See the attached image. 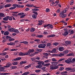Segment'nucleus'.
Instances as JSON below:
<instances>
[{
  "instance_id": "obj_60",
  "label": "nucleus",
  "mask_w": 75,
  "mask_h": 75,
  "mask_svg": "<svg viewBox=\"0 0 75 75\" xmlns=\"http://www.w3.org/2000/svg\"><path fill=\"white\" fill-rule=\"evenodd\" d=\"M35 59H37L38 60H40V57H37L35 58Z\"/></svg>"
},
{
  "instance_id": "obj_1",
  "label": "nucleus",
  "mask_w": 75,
  "mask_h": 75,
  "mask_svg": "<svg viewBox=\"0 0 75 75\" xmlns=\"http://www.w3.org/2000/svg\"><path fill=\"white\" fill-rule=\"evenodd\" d=\"M33 52H34V49H29L28 51V52L26 53V55H30V53Z\"/></svg>"
},
{
  "instance_id": "obj_14",
  "label": "nucleus",
  "mask_w": 75,
  "mask_h": 75,
  "mask_svg": "<svg viewBox=\"0 0 75 75\" xmlns=\"http://www.w3.org/2000/svg\"><path fill=\"white\" fill-rule=\"evenodd\" d=\"M68 31H65L64 32V33L62 34V35H64V36H65V37H66V36H67V35H68Z\"/></svg>"
},
{
  "instance_id": "obj_57",
  "label": "nucleus",
  "mask_w": 75,
  "mask_h": 75,
  "mask_svg": "<svg viewBox=\"0 0 75 75\" xmlns=\"http://www.w3.org/2000/svg\"><path fill=\"white\" fill-rule=\"evenodd\" d=\"M49 65H50V63L45 64V67H47V66H49Z\"/></svg>"
},
{
  "instance_id": "obj_3",
  "label": "nucleus",
  "mask_w": 75,
  "mask_h": 75,
  "mask_svg": "<svg viewBox=\"0 0 75 75\" xmlns=\"http://www.w3.org/2000/svg\"><path fill=\"white\" fill-rule=\"evenodd\" d=\"M46 46V45L45 44H40L38 46L39 48H44Z\"/></svg>"
},
{
  "instance_id": "obj_45",
  "label": "nucleus",
  "mask_w": 75,
  "mask_h": 75,
  "mask_svg": "<svg viewBox=\"0 0 75 75\" xmlns=\"http://www.w3.org/2000/svg\"><path fill=\"white\" fill-rule=\"evenodd\" d=\"M49 24V27L50 28H51V29L53 28V26L52 25H50V24Z\"/></svg>"
},
{
  "instance_id": "obj_12",
  "label": "nucleus",
  "mask_w": 75,
  "mask_h": 75,
  "mask_svg": "<svg viewBox=\"0 0 75 75\" xmlns=\"http://www.w3.org/2000/svg\"><path fill=\"white\" fill-rule=\"evenodd\" d=\"M65 43L67 45H70L71 44V42L70 41H65Z\"/></svg>"
},
{
  "instance_id": "obj_56",
  "label": "nucleus",
  "mask_w": 75,
  "mask_h": 75,
  "mask_svg": "<svg viewBox=\"0 0 75 75\" xmlns=\"http://www.w3.org/2000/svg\"><path fill=\"white\" fill-rule=\"evenodd\" d=\"M14 40V39L10 38V39H8V41H13Z\"/></svg>"
},
{
  "instance_id": "obj_44",
  "label": "nucleus",
  "mask_w": 75,
  "mask_h": 75,
  "mask_svg": "<svg viewBox=\"0 0 75 75\" xmlns=\"http://www.w3.org/2000/svg\"><path fill=\"white\" fill-rule=\"evenodd\" d=\"M71 72H75V68H73L72 69V68H71Z\"/></svg>"
},
{
  "instance_id": "obj_8",
  "label": "nucleus",
  "mask_w": 75,
  "mask_h": 75,
  "mask_svg": "<svg viewBox=\"0 0 75 75\" xmlns=\"http://www.w3.org/2000/svg\"><path fill=\"white\" fill-rule=\"evenodd\" d=\"M18 55L20 56H25V55H27V54L26 53H23L22 52H20L18 54Z\"/></svg>"
},
{
  "instance_id": "obj_5",
  "label": "nucleus",
  "mask_w": 75,
  "mask_h": 75,
  "mask_svg": "<svg viewBox=\"0 0 75 75\" xmlns=\"http://www.w3.org/2000/svg\"><path fill=\"white\" fill-rule=\"evenodd\" d=\"M65 50V48L63 47H60L59 48V51H63Z\"/></svg>"
},
{
  "instance_id": "obj_15",
  "label": "nucleus",
  "mask_w": 75,
  "mask_h": 75,
  "mask_svg": "<svg viewBox=\"0 0 75 75\" xmlns=\"http://www.w3.org/2000/svg\"><path fill=\"white\" fill-rule=\"evenodd\" d=\"M11 6V4H6L5 6L4 7L5 8H7V7H10Z\"/></svg>"
},
{
  "instance_id": "obj_16",
  "label": "nucleus",
  "mask_w": 75,
  "mask_h": 75,
  "mask_svg": "<svg viewBox=\"0 0 75 75\" xmlns=\"http://www.w3.org/2000/svg\"><path fill=\"white\" fill-rule=\"evenodd\" d=\"M39 23H38V25H42V23H43V21H38Z\"/></svg>"
},
{
  "instance_id": "obj_41",
  "label": "nucleus",
  "mask_w": 75,
  "mask_h": 75,
  "mask_svg": "<svg viewBox=\"0 0 75 75\" xmlns=\"http://www.w3.org/2000/svg\"><path fill=\"white\" fill-rule=\"evenodd\" d=\"M65 59L64 58H62L59 59V60H58L57 61L58 62H61V61H64Z\"/></svg>"
},
{
  "instance_id": "obj_58",
  "label": "nucleus",
  "mask_w": 75,
  "mask_h": 75,
  "mask_svg": "<svg viewBox=\"0 0 75 75\" xmlns=\"http://www.w3.org/2000/svg\"><path fill=\"white\" fill-rule=\"evenodd\" d=\"M8 19H9V20L10 21H11V20H13V18H12V17H11V16L9 17V16Z\"/></svg>"
},
{
  "instance_id": "obj_35",
  "label": "nucleus",
  "mask_w": 75,
  "mask_h": 75,
  "mask_svg": "<svg viewBox=\"0 0 75 75\" xmlns=\"http://www.w3.org/2000/svg\"><path fill=\"white\" fill-rule=\"evenodd\" d=\"M37 51H38V52H41V51H42V49H39L38 48H37Z\"/></svg>"
},
{
  "instance_id": "obj_62",
  "label": "nucleus",
  "mask_w": 75,
  "mask_h": 75,
  "mask_svg": "<svg viewBox=\"0 0 75 75\" xmlns=\"http://www.w3.org/2000/svg\"><path fill=\"white\" fill-rule=\"evenodd\" d=\"M28 42H27L26 41H24V44L26 45V44H28Z\"/></svg>"
},
{
  "instance_id": "obj_52",
  "label": "nucleus",
  "mask_w": 75,
  "mask_h": 75,
  "mask_svg": "<svg viewBox=\"0 0 75 75\" xmlns=\"http://www.w3.org/2000/svg\"><path fill=\"white\" fill-rule=\"evenodd\" d=\"M41 43H43V44H47V42L44 41V40H42L41 41Z\"/></svg>"
},
{
  "instance_id": "obj_25",
  "label": "nucleus",
  "mask_w": 75,
  "mask_h": 75,
  "mask_svg": "<svg viewBox=\"0 0 75 75\" xmlns=\"http://www.w3.org/2000/svg\"><path fill=\"white\" fill-rule=\"evenodd\" d=\"M11 65H12L11 63H8L6 64V65L7 66L8 68H9V67L11 66Z\"/></svg>"
},
{
  "instance_id": "obj_27",
  "label": "nucleus",
  "mask_w": 75,
  "mask_h": 75,
  "mask_svg": "<svg viewBox=\"0 0 75 75\" xmlns=\"http://www.w3.org/2000/svg\"><path fill=\"white\" fill-rule=\"evenodd\" d=\"M36 67L37 68H41V67H42V65L41 64L38 65L36 66Z\"/></svg>"
},
{
  "instance_id": "obj_7",
  "label": "nucleus",
  "mask_w": 75,
  "mask_h": 75,
  "mask_svg": "<svg viewBox=\"0 0 75 75\" xmlns=\"http://www.w3.org/2000/svg\"><path fill=\"white\" fill-rule=\"evenodd\" d=\"M70 60L69 59H67L65 60L64 62H66V63H67V64H71V62H72V60L70 59Z\"/></svg>"
},
{
  "instance_id": "obj_61",
  "label": "nucleus",
  "mask_w": 75,
  "mask_h": 75,
  "mask_svg": "<svg viewBox=\"0 0 75 75\" xmlns=\"http://www.w3.org/2000/svg\"><path fill=\"white\" fill-rule=\"evenodd\" d=\"M52 61H57V60L53 58L52 59Z\"/></svg>"
},
{
  "instance_id": "obj_43",
  "label": "nucleus",
  "mask_w": 75,
  "mask_h": 75,
  "mask_svg": "<svg viewBox=\"0 0 75 75\" xmlns=\"http://www.w3.org/2000/svg\"><path fill=\"white\" fill-rule=\"evenodd\" d=\"M74 31L73 30H72L70 31V33L69 34V35H71V34H74Z\"/></svg>"
},
{
  "instance_id": "obj_9",
  "label": "nucleus",
  "mask_w": 75,
  "mask_h": 75,
  "mask_svg": "<svg viewBox=\"0 0 75 75\" xmlns=\"http://www.w3.org/2000/svg\"><path fill=\"white\" fill-rule=\"evenodd\" d=\"M8 18H9V16H7L4 18L3 20L4 21H7V20H8Z\"/></svg>"
},
{
  "instance_id": "obj_30",
  "label": "nucleus",
  "mask_w": 75,
  "mask_h": 75,
  "mask_svg": "<svg viewBox=\"0 0 75 75\" xmlns=\"http://www.w3.org/2000/svg\"><path fill=\"white\" fill-rule=\"evenodd\" d=\"M53 45H55V46H57V45H59V43L58 42H54L53 43Z\"/></svg>"
},
{
  "instance_id": "obj_22",
  "label": "nucleus",
  "mask_w": 75,
  "mask_h": 75,
  "mask_svg": "<svg viewBox=\"0 0 75 75\" xmlns=\"http://www.w3.org/2000/svg\"><path fill=\"white\" fill-rule=\"evenodd\" d=\"M20 59H21V58L20 57H18L14 59V61H18L19 60H20Z\"/></svg>"
},
{
  "instance_id": "obj_31",
  "label": "nucleus",
  "mask_w": 75,
  "mask_h": 75,
  "mask_svg": "<svg viewBox=\"0 0 75 75\" xmlns=\"http://www.w3.org/2000/svg\"><path fill=\"white\" fill-rule=\"evenodd\" d=\"M65 69L67 71H71V67H67L65 68Z\"/></svg>"
},
{
  "instance_id": "obj_34",
  "label": "nucleus",
  "mask_w": 75,
  "mask_h": 75,
  "mask_svg": "<svg viewBox=\"0 0 75 75\" xmlns=\"http://www.w3.org/2000/svg\"><path fill=\"white\" fill-rule=\"evenodd\" d=\"M64 54L61 53L59 54V57H63V56H64Z\"/></svg>"
},
{
  "instance_id": "obj_53",
  "label": "nucleus",
  "mask_w": 75,
  "mask_h": 75,
  "mask_svg": "<svg viewBox=\"0 0 75 75\" xmlns=\"http://www.w3.org/2000/svg\"><path fill=\"white\" fill-rule=\"evenodd\" d=\"M73 3H74V1L72 0V1H70V5H72V4H73Z\"/></svg>"
},
{
  "instance_id": "obj_36",
  "label": "nucleus",
  "mask_w": 75,
  "mask_h": 75,
  "mask_svg": "<svg viewBox=\"0 0 75 75\" xmlns=\"http://www.w3.org/2000/svg\"><path fill=\"white\" fill-rule=\"evenodd\" d=\"M4 68L3 67H0V71H4Z\"/></svg>"
},
{
  "instance_id": "obj_40",
  "label": "nucleus",
  "mask_w": 75,
  "mask_h": 75,
  "mask_svg": "<svg viewBox=\"0 0 75 75\" xmlns=\"http://www.w3.org/2000/svg\"><path fill=\"white\" fill-rule=\"evenodd\" d=\"M16 8V7H11L10 8H9V10H14V9H15Z\"/></svg>"
},
{
  "instance_id": "obj_37",
  "label": "nucleus",
  "mask_w": 75,
  "mask_h": 75,
  "mask_svg": "<svg viewBox=\"0 0 75 75\" xmlns=\"http://www.w3.org/2000/svg\"><path fill=\"white\" fill-rule=\"evenodd\" d=\"M34 31H35V28H32L31 29H30V32H33Z\"/></svg>"
},
{
  "instance_id": "obj_13",
  "label": "nucleus",
  "mask_w": 75,
  "mask_h": 75,
  "mask_svg": "<svg viewBox=\"0 0 75 75\" xmlns=\"http://www.w3.org/2000/svg\"><path fill=\"white\" fill-rule=\"evenodd\" d=\"M8 31H10V32H14V28H9L8 29Z\"/></svg>"
},
{
  "instance_id": "obj_29",
  "label": "nucleus",
  "mask_w": 75,
  "mask_h": 75,
  "mask_svg": "<svg viewBox=\"0 0 75 75\" xmlns=\"http://www.w3.org/2000/svg\"><path fill=\"white\" fill-rule=\"evenodd\" d=\"M52 64L53 65H54L55 66H57V65L58 64V62H52Z\"/></svg>"
},
{
  "instance_id": "obj_33",
  "label": "nucleus",
  "mask_w": 75,
  "mask_h": 75,
  "mask_svg": "<svg viewBox=\"0 0 75 75\" xmlns=\"http://www.w3.org/2000/svg\"><path fill=\"white\" fill-rule=\"evenodd\" d=\"M32 17L33 18L35 19L37 18V15L35 14H33L32 15Z\"/></svg>"
},
{
  "instance_id": "obj_42",
  "label": "nucleus",
  "mask_w": 75,
  "mask_h": 75,
  "mask_svg": "<svg viewBox=\"0 0 75 75\" xmlns=\"http://www.w3.org/2000/svg\"><path fill=\"white\" fill-rule=\"evenodd\" d=\"M24 13L23 12L22 13H19L18 14V16H21V15H24Z\"/></svg>"
},
{
  "instance_id": "obj_24",
  "label": "nucleus",
  "mask_w": 75,
  "mask_h": 75,
  "mask_svg": "<svg viewBox=\"0 0 75 75\" xmlns=\"http://www.w3.org/2000/svg\"><path fill=\"white\" fill-rule=\"evenodd\" d=\"M20 65H22L23 64H27V61H23L20 62Z\"/></svg>"
},
{
  "instance_id": "obj_20",
  "label": "nucleus",
  "mask_w": 75,
  "mask_h": 75,
  "mask_svg": "<svg viewBox=\"0 0 75 75\" xmlns=\"http://www.w3.org/2000/svg\"><path fill=\"white\" fill-rule=\"evenodd\" d=\"M5 16V15H4V13H0V17H4Z\"/></svg>"
},
{
  "instance_id": "obj_19",
  "label": "nucleus",
  "mask_w": 75,
  "mask_h": 75,
  "mask_svg": "<svg viewBox=\"0 0 75 75\" xmlns=\"http://www.w3.org/2000/svg\"><path fill=\"white\" fill-rule=\"evenodd\" d=\"M51 43H50L48 42L47 44L46 47H51Z\"/></svg>"
},
{
  "instance_id": "obj_39",
  "label": "nucleus",
  "mask_w": 75,
  "mask_h": 75,
  "mask_svg": "<svg viewBox=\"0 0 75 75\" xmlns=\"http://www.w3.org/2000/svg\"><path fill=\"white\" fill-rule=\"evenodd\" d=\"M6 54H7V53L6 52L1 53V55H2V56H5V55H6Z\"/></svg>"
},
{
  "instance_id": "obj_64",
  "label": "nucleus",
  "mask_w": 75,
  "mask_h": 75,
  "mask_svg": "<svg viewBox=\"0 0 75 75\" xmlns=\"http://www.w3.org/2000/svg\"><path fill=\"white\" fill-rule=\"evenodd\" d=\"M25 10V11H29V10H30V8H26Z\"/></svg>"
},
{
  "instance_id": "obj_6",
  "label": "nucleus",
  "mask_w": 75,
  "mask_h": 75,
  "mask_svg": "<svg viewBox=\"0 0 75 75\" xmlns=\"http://www.w3.org/2000/svg\"><path fill=\"white\" fill-rule=\"evenodd\" d=\"M26 6H27V7H33L34 8H37V6H34L33 4H27L26 5Z\"/></svg>"
},
{
  "instance_id": "obj_17",
  "label": "nucleus",
  "mask_w": 75,
  "mask_h": 75,
  "mask_svg": "<svg viewBox=\"0 0 75 75\" xmlns=\"http://www.w3.org/2000/svg\"><path fill=\"white\" fill-rule=\"evenodd\" d=\"M31 66V64H29L27 66H25L24 68L25 69H28L29 68H30Z\"/></svg>"
},
{
  "instance_id": "obj_49",
  "label": "nucleus",
  "mask_w": 75,
  "mask_h": 75,
  "mask_svg": "<svg viewBox=\"0 0 75 75\" xmlns=\"http://www.w3.org/2000/svg\"><path fill=\"white\" fill-rule=\"evenodd\" d=\"M52 53H54L55 52H56V49L55 48H54L52 50Z\"/></svg>"
},
{
  "instance_id": "obj_18",
  "label": "nucleus",
  "mask_w": 75,
  "mask_h": 75,
  "mask_svg": "<svg viewBox=\"0 0 75 75\" xmlns=\"http://www.w3.org/2000/svg\"><path fill=\"white\" fill-rule=\"evenodd\" d=\"M49 25H50V24H48L47 25V24L45 25L44 26V27L45 28H46V27H47V28H48V29H50V28L49 27Z\"/></svg>"
},
{
  "instance_id": "obj_21",
  "label": "nucleus",
  "mask_w": 75,
  "mask_h": 75,
  "mask_svg": "<svg viewBox=\"0 0 75 75\" xmlns=\"http://www.w3.org/2000/svg\"><path fill=\"white\" fill-rule=\"evenodd\" d=\"M69 52V51L68 50H64V51L63 52V54H67L68 53V52Z\"/></svg>"
},
{
  "instance_id": "obj_47",
  "label": "nucleus",
  "mask_w": 75,
  "mask_h": 75,
  "mask_svg": "<svg viewBox=\"0 0 75 75\" xmlns=\"http://www.w3.org/2000/svg\"><path fill=\"white\" fill-rule=\"evenodd\" d=\"M43 55L46 56V57L48 55V54L47 53H44L43 54Z\"/></svg>"
},
{
  "instance_id": "obj_4",
  "label": "nucleus",
  "mask_w": 75,
  "mask_h": 75,
  "mask_svg": "<svg viewBox=\"0 0 75 75\" xmlns=\"http://www.w3.org/2000/svg\"><path fill=\"white\" fill-rule=\"evenodd\" d=\"M59 16L60 17H61L62 18H65V17H67V14H64V13H63V11H62L61 12V13H60Z\"/></svg>"
},
{
  "instance_id": "obj_2",
  "label": "nucleus",
  "mask_w": 75,
  "mask_h": 75,
  "mask_svg": "<svg viewBox=\"0 0 75 75\" xmlns=\"http://www.w3.org/2000/svg\"><path fill=\"white\" fill-rule=\"evenodd\" d=\"M59 68V67L58 66H54L52 65L50 67V69L54 70L55 69H58Z\"/></svg>"
},
{
  "instance_id": "obj_32",
  "label": "nucleus",
  "mask_w": 75,
  "mask_h": 75,
  "mask_svg": "<svg viewBox=\"0 0 75 75\" xmlns=\"http://www.w3.org/2000/svg\"><path fill=\"white\" fill-rule=\"evenodd\" d=\"M12 64L13 65H17L18 64V62H14L12 63Z\"/></svg>"
},
{
  "instance_id": "obj_55",
  "label": "nucleus",
  "mask_w": 75,
  "mask_h": 75,
  "mask_svg": "<svg viewBox=\"0 0 75 75\" xmlns=\"http://www.w3.org/2000/svg\"><path fill=\"white\" fill-rule=\"evenodd\" d=\"M50 60H45L44 62L45 63H47L48 62H50Z\"/></svg>"
},
{
  "instance_id": "obj_28",
  "label": "nucleus",
  "mask_w": 75,
  "mask_h": 75,
  "mask_svg": "<svg viewBox=\"0 0 75 75\" xmlns=\"http://www.w3.org/2000/svg\"><path fill=\"white\" fill-rule=\"evenodd\" d=\"M4 35H8V34H9V32H8V31H6V32H5L4 33Z\"/></svg>"
},
{
  "instance_id": "obj_59",
  "label": "nucleus",
  "mask_w": 75,
  "mask_h": 75,
  "mask_svg": "<svg viewBox=\"0 0 75 75\" xmlns=\"http://www.w3.org/2000/svg\"><path fill=\"white\" fill-rule=\"evenodd\" d=\"M73 54L72 53H70L69 54H67V56H68V57L69 56H71V55H73Z\"/></svg>"
},
{
  "instance_id": "obj_26",
  "label": "nucleus",
  "mask_w": 75,
  "mask_h": 75,
  "mask_svg": "<svg viewBox=\"0 0 75 75\" xmlns=\"http://www.w3.org/2000/svg\"><path fill=\"white\" fill-rule=\"evenodd\" d=\"M14 33H17L18 34L20 33V32L18 31V30L17 29H14V30L13 31Z\"/></svg>"
},
{
  "instance_id": "obj_10",
  "label": "nucleus",
  "mask_w": 75,
  "mask_h": 75,
  "mask_svg": "<svg viewBox=\"0 0 75 75\" xmlns=\"http://www.w3.org/2000/svg\"><path fill=\"white\" fill-rule=\"evenodd\" d=\"M47 38H51V37H55V35L54 34H52L47 36Z\"/></svg>"
},
{
  "instance_id": "obj_23",
  "label": "nucleus",
  "mask_w": 75,
  "mask_h": 75,
  "mask_svg": "<svg viewBox=\"0 0 75 75\" xmlns=\"http://www.w3.org/2000/svg\"><path fill=\"white\" fill-rule=\"evenodd\" d=\"M44 36L42 35H38L36 36V37H38V38H42Z\"/></svg>"
},
{
  "instance_id": "obj_63",
  "label": "nucleus",
  "mask_w": 75,
  "mask_h": 75,
  "mask_svg": "<svg viewBox=\"0 0 75 75\" xmlns=\"http://www.w3.org/2000/svg\"><path fill=\"white\" fill-rule=\"evenodd\" d=\"M12 15L13 16H14L15 17H17L18 16V15L17 14H16L14 13L12 14Z\"/></svg>"
},
{
  "instance_id": "obj_50",
  "label": "nucleus",
  "mask_w": 75,
  "mask_h": 75,
  "mask_svg": "<svg viewBox=\"0 0 75 75\" xmlns=\"http://www.w3.org/2000/svg\"><path fill=\"white\" fill-rule=\"evenodd\" d=\"M50 11V10L49 9V8H47L46 9V12H47V13H48V12H49Z\"/></svg>"
},
{
  "instance_id": "obj_51",
  "label": "nucleus",
  "mask_w": 75,
  "mask_h": 75,
  "mask_svg": "<svg viewBox=\"0 0 75 75\" xmlns=\"http://www.w3.org/2000/svg\"><path fill=\"white\" fill-rule=\"evenodd\" d=\"M25 15L23 14V15L21 16H20V18H24V17H25Z\"/></svg>"
},
{
  "instance_id": "obj_46",
  "label": "nucleus",
  "mask_w": 75,
  "mask_h": 75,
  "mask_svg": "<svg viewBox=\"0 0 75 75\" xmlns=\"http://www.w3.org/2000/svg\"><path fill=\"white\" fill-rule=\"evenodd\" d=\"M6 38L7 39H9V38H11V37L9 36V35L6 36Z\"/></svg>"
},
{
  "instance_id": "obj_38",
  "label": "nucleus",
  "mask_w": 75,
  "mask_h": 75,
  "mask_svg": "<svg viewBox=\"0 0 75 75\" xmlns=\"http://www.w3.org/2000/svg\"><path fill=\"white\" fill-rule=\"evenodd\" d=\"M11 69H16L17 68V66H12L11 67Z\"/></svg>"
},
{
  "instance_id": "obj_54",
  "label": "nucleus",
  "mask_w": 75,
  "mask_h": 75,
  "mask_svg": "<svg viewBox=\"0 0 75 75\" xmlns=\"http://www.w3.org/2000/svg\"><path fill=\"white\" fill-rule=\"evenodd\" d=\"M64 69V67H61L59 68V71H62Z\"/></svg>"
},
{
  "instance_id": "obj_11",
  "label": "nucleus",
  "mask_w": 75,
  "mask_h": 75,
  "mask_svg": "<svg viewBox=\"0 0 75 75\" xmlns=\"http://www.w3.org/2000/svg\"><path fill=\"white\" fill-rule=\"evenodd\" d=\"M16 44L13 42H10V43H7V45H14Z\"/></svg>"
},
{
  "instance_id": "obj_48",
  "label": "nucleus",
  "mask_w": 75,
  "mask_h": 75,
  "mask_svg": "<svg viewBox=\"0 0 75 75\" xmlns=\"http://www.w3.org/2000/svg\"><path fill=\"white\" fill-rule=\"evenodd\" d=\"M4 8V5H2L0 6V10L2 9V8Z\"/></svg>"
}]
</instances>
